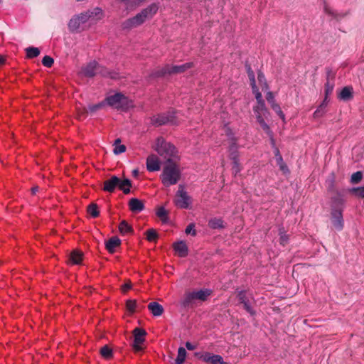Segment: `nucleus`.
Returning a JSON list of instances; mask_svg holds the SVG:
<instances>
[{"label": "nucleus", "mask_w": 364, "mask_h": 364, "mask_svg": "<svg viewBox=\"0 0 364 364\" xmlns=\"http://www.w3.org/2000/svg\"><path fill=\"white\" fill-rule=\"evenodd\" d=\"M158 9L159 6L156 4H150L134 17L124 21L122 28L124 29H131L141 25L147 19L151 18L156 14Z\"/></svg>", "instance_id": "f257e3e1"}, {"label": "nucleus", "mask_w": 364, "mask_h": 364, "mask_svg": "<svg viewBox=\"0 0 364 364\" xmlns=\"http://www.w3.org/2000/svg\"><path fill=\"white\" fill-rule=\"evenodd\" d=\"M181 173L178 165L173 161H168L164 167L160 178L166 187L176 184L181 179Z\"/></svg>", "instance_id": "f03ea898"}, {"label": "nucleus", "mask_w": 364, "mask_h": 364, "mask_svg": "<svg viewBox=\"0 0 364 364\" xmlns=\"http://www.w3.org/2000/svg\"><path fill=\"white\" fill-rule=\"evenodd\" d=\"M193 66V63L191 62L186 63L180 65H166L161 68H159L153 71L149 76V78H156L164 77L166 75H173L183 73L188 69H190Z\"/></svg>", "instance_id": "7ed1b4c3"}, {"label": "nucleus", "mask_w": 364, "mask_h": 364, "mask_svg": "<svg viewBox=\"0 0 364 364\" xmlns=\"http://www.w3.org/2000/svg\"><path fill=\"white\" fill-rule=\"evenodd\" d=\"M155 150L160 156L166 159V163L168 161H173L171 157L175 154V146L172 144L166 141L164 138H157Z\"/></svg>", "instance_id": "20e7f679"}, {"label": "nucleus", "mask_w": 364, "mask_h": 364, "mask_svg": "<svg viewBox=\"0 0 364 364\" xmlns=\"http://www.w3.org/2000/svg\"><path fill=\"white\" fill-rule=\"evenodd\" d=\"M107 105L117 109H125L128 107V99L121 93H116L105 99Z\"/></svg>", "instance_id": "39448f33"}, {"label": "nucleus", "mask_w": 364, "mask_h": 364, "mask_svg": "<svg viewBox=\"0 0 364 364\" xmlns=\"http://www.w3.org/2000/svg\"><path fill=\"white\" fill-rule=\"evenodd\" d=\"M191 199L185 191L184 187L182 185L178 186V189L176 194L174 203L179 208L188 209L191 204Z\"/></svg>", "instance_id": "423d86ee"}, {"label": "nucleus", "mask_w": 364, "mask_h": 364, "mask_svg": "<svg viewBox=\"0 0 364 364\" xmlns=\"http://www.w3.org/2000/svg\"><path fill=\"white\" fill-rule=\"evenodd\" d=\"M194 355L202 361L209 364H228L220 355H215L209 352H196Z\"/></svg>", "instance_id": "0eeeda50"}, {"label": "nucleus", "mask_w": 364, "mask_h": 364, "mask_svg": "<svg viewBox=\"0 0 364 364\" xmlns=\"http://www.w3.org/2000/svg\"><path fill=\"white\" fill-rule=\"evenodd\" d=\"M175 113L168 112L158 115L153 116L151 119L152 124L155 126H161L167 123L175 124Z\"/></svg>", "instance_id": "6e6552de"}, {"label": "nucleus", "mask_w": 364, "mask_h": 364, "mask_svg": "<svg viewBox=\"0 0 364 364\" xmlns=\"http://www.w3.org/2000/svg\"><path fill=\"white\" fill-rule=\"evenodd\" d=\"M331 221L336 230H342L344 225L343 210L341 209H333V210H331Z\"/></svg>", "instance_id": "1a4fd4ad"}, {"label": "nucleus", "mask_w": 364, "mask_h": 364, "mask_svg": "<svg viewBox=\"0 0 364 364\" xmlns=\"http://www.w3.org/2000/svg\"><path fill=\"white\" fill-rule=\"evenodd\" d=\"M134 334V343L133 348L135 351H140L142 350L141 344L145 341V336L146 335V332L144 329L140 328H135L133 331Z\"/></svg>", "instance_id": "9d476101"}, {"label": "nucleus", "mask_w": 364, "mask_h": 364, "mask_svg": "<svg viewBox=\"0 0 364 364\" xmlns=\"http://www.w3.org/2000/svg\"><path fill=\"white\" fill-rule=\"evenodd\" d=\"M237 298L240 304L243 305L244 309L252 316L255 314V311L251 306L250 299L246 295L245 291H240L237 294Z\"/></svg>", "instance_id": "9b49d317"}, {"label": "nucleus", "mask_w": 364, "mask_h": 364, "mask_svg": "<svg viewBox=\"0 0 364 364\" xmlns=\"http://www.w3.org/2000/svg\"><path fill=\"white\" fill-rule=\"evenodd\" d=\"M120 178L117 176H112L110 178L104 181L103 191L113 193L116 188H119Z\"/></svg>", "instance_id": "f8f14e48"}, {"label": "nucleus", "mask_w": 364, "mask_h": 364, "mask_svg": "<svg viewBox=\"0 0 364 364\" xmlns=\"http://www.w3.org/2000/svg\"><path fill=\"white\" fill-rule=\"evenodd\" d=\"M146 168L149 171H157L161 168L160 161L157 156L151 154L146 159Z\"/></svg>", "instance_id": "ddd939ff"}, {"label": "nucleus", "mask_w": 364, "mask_h": 364, "mask_svg": "<svg viewBox=\"0 0 364 364\" xmlns=\"http://www.w3.org/2000/svg\"><path fill=\"white\" fill-rule=\"evenodd\" d=\"M345 199L341 193L337 192L334 196L331 198V210L333 209H341L343 210Z\"/></svg>", "instance_id": "4468645a"}, {"label": "nucleus", "mask_w": 364, "mask_h": 364, "mask_svg": "<svg viewBox=\"0 0 364 364\" xmlns=\"http://www.w3.org/2000/svg\"><path fill=\"white\" fill-rule=\"evenodd\" d=\"M173 248L176 253L181 257H185L188 255V248L184 241L173 243Z\"/></svg>", "instance_id": "2eb2a0df"}, {"label": "nucleus", "mask_w": 364, "mask_h": 364, "mask_svg": "<svg viewBox=\"0 0 364 364\" xmlns=\"http://www.w3.org/2000/svg\"><path fill=\"white\" fill-rule=\"evenodd\" d=\"M129 208L132 212L135 213H140L145 208L142 200L136 198H132L129 200Z\"/></svg>", "instance_id": "dca6fc26"}, {"label": "nucleus", "mask_w": 364, "mask_h": 364, "mask_svg": "<svg viewBox=\"0 0 364 364\" xmlns=\"http://www.w3.org/2000/svg\"><path fill=\"white\" fill-rule=\"evenodd\" d=\"M97 65L96 61H92L82 68V73L86 77H94L97 73Z\"/></svg>", "instance_id": "f3484780"}, {"label": "nucleus", "mask_w": 364, "mask_h": 364, "mask_svg": "<svg viewBox=\"0 0 364 364\" xmlns=\"http://www.w3.org/2000/svg\"><path fill=\"white\" fill-rule=\"evenodd\" d=\"M121 245V240L119 237L114 236L109 238L106 242H105V247L107 250L111 253L113 254L116 252L117 247H119Z\"/></svg>", "instance_id": "a211bd4d"}, {"label": "nucleus", "mask_w": 364, "mask_h": 364, "mask_svg": "<svg viewBox=\"0 0 364 364\" xmlns=\"http://www.w3.org/2000/svg\"><path fill=\"white\" fill-rule=\"evenodd\" d=\"M147 308L154 316H160L164 311L162 305L156 301L150 302Z\"/></svg>", "instance_id": "6ab92c4d"}, {"label": "nucleus", "mask_w": 364, "mask_h": 364, "mask_svg": "<svg viewBox=\"0 0 364 364\" xmlns=\"http://www.w3.org/2000/svg\"><path fill=\"white\" fill-rule=\"evenodd\" d=\"M195 300L205 301L208 299V296L211 295L212 291L208 289H200L197 291H193Z\"/></svg>", "instance_id": "aec40b11"}, {"label": "nucleus", "mask_w": 364, "mask_h": 364, "mask_svg": "<svg viewBox=\"0 0 364 364\" xmlns=\"http://www.w3.org/2000/svg\"><path fill=\"white\" fill-rule=\"evenodd\" d=\"M353 87L350 86L344 87L338 95L341 100L348 101L353 98Z\"/></svg>", "instance_id": "412c9836"}, {"label": "nucleus", "mask_w": 364, "mask_h": 364, "mask_svg": "<svg viewBox=\"0 0 364 364\" xmlns=\"http://www.w3.org/2000/svg\"><path fill=\"white\" fill-rule=\"evenodd\" d=\"M82 252L74 250L70 252L69 259L73 264H80L82 260Z\"/></svg>", "instance_id": "4be33fe9"}, {"label": "nucleus", "mask_w": 364, "mask_h": 364, "mask_svg": "<svg viewBox=\"0 0 364 364\" xmlns=\"http://www.w3.org/2000/svg\"><path fill=\"white\" fill-rule=\"evenodd\" d=\"M324 11L326 14L331 16L332 18H333L334 19H336L338 21H341V19L345 18L348 14V12L339 13V12L335 11L328 6H325Z\"/></svg>", "instance_id": "5701e85b"}, {"label": "nucleus", "mask_w": 364, "mask_h": 364, "mask_svg": "<svg viewBox=\"0 0 364 364\" xmlns=\"http://www.w3.org/2000/svg\"><path fill=\"white\" fill-rule=\"evenodd\" d=\"M123 3L127 10H133L139 6L146 0H118Z\"/></svg>", "instance_id": "b1692460"}, {"label": "nucleus", "mask_w": 364, "mask_h": 364, "mask_svg": "<svg viewBox=\"0 0 364 364\" xmlns=\"http://www.w3.org/2000/svg\"><path fill=\"white\" fill-rule=\"evenodd\" d=\"M328 105V100L324 98L323 102L321 103V105L318 107L316 110L314 112V118H320L323 117L326 113V108Z\"/></svg>", "instance_id": "393cba45"}, {"label": "nucleus", "mask_w": 364, "mask_h": 364, "mask_svg": "<svg viewBox=\"0 0 364 364\" xmlns=\"http://www.w3.org/2000/svg\"><path fill=\"white\" fill-rule=\"evenodd\" d=\"M132 181L129 179H120V182L119 183V189L121 190L124 194H128L130 193Z\"/></svg>", "instance_id": "a878e982"}, {"label": "nucleus", "mask_w": 364, "mask_h": 364, "mask_svg": "<svg viewBox=\"0 0 364 364\" xmlns=\"http://www.w3.org/2000/svg\"><path fill=\"white\" fill-rule=\"evenodd\" d=\"M208 226L211 229H222L224 228V222L222 218H214L208 221Z\"/></svg>", "instance_id": "bb28decb"}, {"label": "nucleus", "mask_w": 364, "mask_h": 364, "mask_svg": "<svg viewBox=\"0 0 364 364\" xmlns=\"http://www.w3.org/2000/svg\"><path fill=\"white\" fill-rule=\"evenodd\" d=\"M81 24L82 23H80L79 18L74 16L70 20L68 23V28L70 32H77Z\"/></svg>", "instance_id": "cd10ccee"}, {"label": "nucleus", "mask_w": 364, "mask_h": 364, "mask_svg": "<svg viewBox=\"0 0 364 364\" xmlns=\"http://www.w3.org/2000/svg\"><path fill=\"white\" fill-rule=\"evenodd\" d=\"M119 231L122 235L134 232L132 227L129 225L126 220H122L120 222L119 225Z\"/></svg>", "instance_id": "c85d7f7f"}, {"label": "nucleus", "mask_w": 364, "mask_h": 364, "mask_svg": "<svg viewBox=\"0 0 364 364\" xmlns=\"http://www.w3.org/2000/svg\"><path fill=\"white\" fill-rule=\"evenodd\" d=\"M230 158L232 160L233 166H232V173L236 175L241 171V167L239 164V160L237 157V154L235 152H232L230 154Z\"/></svg>", "instance_id": "c756f323"}, {"label": "nucleus", "mask_w": 364, "mask_h": 364, "mask_svg": "<svg viewBox=\"0 0 364 364\" xmlns=\"http://www.w3.org/2000/svg\"><path fill=\"white\" fill-rule=\"evenodd\" d=\"M195 298L193 291L186 293L183 296V299L181 301V305L184 308L189 307L190 306H191Z\"/></svg>", "instance_id": "7c9ffc66"}, {"label": "nucleus", "mask_w": 364, "mask_h": 364, "mask_svg": "<svg viewBox=\"0 0 364 364\" xmlns=\"http://www.w3.org/2000/svg\"><path fill=\"white\" fill-rule=\"evenodd\" d=\"M100 353L102 357L106 360H109L113 357L112 349L107 345H105L100 348Z\"/></svg>", "instance_id": "2f4dec72"}, {"label": "nucleus", "mask_w": 364, "mask_h": 364, "mask_svg": "<svg viewBox=\"0 0 364 364\" xmlns=\"http://www.w3.org/2000/svg\"><path fill=\"white\" fill-rule=\"evenodd\" d=\"M245 69L249 77V80L250 81V85L252 86V89L256 88V81L255 77V73L254 71L252 70L251 66L247 63H245Z\"/></svg>", "instance_id": "473e14b6"}, {"label": "nucleus", "mask_w": 364, "mask_h": 364, "mask_svg": "<svg viewBox=\"0 0 364 364\" xmlns=\"http://www.w3.org/2000/svg\"><path fill=\"white\" fill-rule=\"evenodd\" d=\"M186 357V350L184 348L180 347L178 349V355L175 360V364H183Z\"/></svg>", "instance_id": "72a5a7b5"}, {"label": "nucleus", "mask_w": 364, "mask_h": 364, "mask_svg": "<svg viewBox=\"0 0 364 364\" xmlns=\"http://www.w3.org/2000/svg\"><path fill=\"white\" fill-rule=\"evenodd\" d=\"M253 111L255 114H268V111L265 107L264 102L257 103V105H255L253 107Z\"/></svg>", "instance_id": "f704fd0d"}, {"label": "nucleus", "mask_w": 364, "mask_h": 364, "mask_svg": "<svg viewBox=\"0 0 364 364\" xmlns=\"http://www.w3.org/2000/svg\"><path fill=\"white\" fill-rule=\"evenodd\" d=\"M87 213L94 218H97L100 215L98 206L96 203H90L87 208Z\"/></svg>", "instance_id": "c9c22d12"}, {"label": "nucleus", "mask_w": 364, "mask_h": 364, "mask_svg": "<svg viewBox=\"0 0 364 364\" xmlns=\"http://www.w3.org/2000/svg\"><path fill=\"white\" fill-rule=\"evenodd\" d=\"M145 235H146V239L149 242H156L157 240V239L159 238L158 233L153 228L148 229L146 231Z\"/></svg>", "instance_id": "e433bc0d"}, {"label": "nucleus", "mask_w": 364, "mask_h": 364, "mask_svg": "<svg viewBox=\"0 0 364 364\" xmlns=\"http://www.w3.org/2000/svg\"><path fill=\"white\" fill-rule=\"evenodd\" d=\"M25 50L28 58H33L40 55V50L36 47H28Z\"/></svg>", "instance_id": "4c0bfd02"}, {"label": "nucleus", "mask_w": 364, "mask_h": 364, "mask_svg": "<svg viewBox=\"0 0 364 364\" xmlns=\"http://www.w3.org/2000/svg\"><path fill=\"white\" fill-rule=\"evenodd\" d=\"M156 215L163 223L168 221V212L164 207H159L156 210Z\"/></svg>", "instance_id": "58836bf2"}, {"label": "nucleus", "mask_w": 364, "mask_h": 364, "mask_svg": "<svg viewBox=\"0 0 364 364\" xmlns=\"http://www.w3.org/2000/svg\"><path fill=\"white\" fill-rule=\"evenodd\" d=\"M334 82L328 80L326 82L324 85L325 99L327 100L329 95H331L333 90Z\"/></svg>", "instance_id": "ea45409f"}, {"label": "nucleus", "mask_w": 364, "mask_h": 364, "mask_svg": "<svg viewBox=\"0 0 364 364\" xmlns=\"http://www.w3.org/2000/svg\"><path fill=\"white\" fill-rule=\"evenodd\" d=\"M137 307L136 301L134 299H129L126 301V308L127 310L130 313L133 314L136 311V309Z\"/></svg>", "instance_id": "a19ab883"}, {"label": "nucleus", "mask_w": 364, "mask_h": 364, "mask_svg": "<svg viewBox=\"0 0 364 364\" xmlns=\"http://www.w3.org/2000/svg\"><path fill=\"white\" fill-rule=\"evenodd\" d=\"M274 154H275V157H276V160H277V164L279 165L280 168L282 171H284L287 168V166L284 164V163L283 161L282 156L280 154L278 148L275 149Z\"/></svg>", "instance_id": "79ce46f5"}, {"label": "nucleus", "mask_w": 364, "mask_h": 364, "mask_svg": "<svg viewBox=\"0 0 364 364\" xmlns=\"http://www.w3.org/2000/svg\"><path fill=\"white\" fill-rule=\"evenodd\" d=\"M363 177V173L361 171H357L352 174L350 178V182L352 183H359Z\"/></svg>", "instance_id": "37998d69"}, {"label": "nucleus", "mask_w": 364, "mask_h": 364, "mask_svg": "<svg viewBox=\"0 0 364 364\" xmlns=\"http://www.w3.org/2000/svg\"><path fill=\"white\" fill-rule=\"evenodd\" d=\"M53 63V58L48 55H45L42 60V64L46 68H51Z\"/></svg>", "instance_id": "c03bdc74"}, {"label": "nucleus", "mask_w": 364, "mask_h": 364, "mask_svg": "<svg viewBox=\"0 0 364 364\" xmlns=\"http://www.w3.org/2000/svg\"><path fill=\"white\" fill-rule=\"evenodd\" d=\"M90 18L97 17L98 18H101L102 16V10L99 8H95L92 11H88Z\"/></svg>", "instance_id": "a18cd8bd"}, {"label": "nucleus", "mask_w": 364, "mask_h": 364, "mask_svg": "<svg viewBox=\"0 0 364 364\" xmlns=\"http://www.w3.org/2000/svg\"><path fill=\"white\" fill-rule=\"evenodd\" d=\"M349 191L358 197L364 198V186L362 187L353 188L350 189Z\"/></svg>", "instance_id": "49530a36"}, {"label": "nucleus", "mask_w": 364, "mask_h": 364, "mask_svg": "<svg viewBox=\"0 0 364 364\" xmlns=\"http://www.w3.org/2000/svg\"><path fill=\"white\" fill-rule=\"evenodd\" d=\"M271 107H272V109L279 116V117L284 120V114L282 111L279 105L277 103L274 102V103H272V105H271Z\"/></svg>", "instance_id": "de8ad7c7"}, {"label": "nucleus", "mask_w": 364, "mask_h": 364, "mask_svg": "<svg viewBox=\"0 0 364 364\" xmlns=\"http://www.w3.org/2000/svg\"><path fill=\"white\" fill-rule=\"evenodd\" d=\"M279 243L284 246L288 242V236L285 234L283 229H279Z\"/></svg>", "instance_id": "09e8293b"}, {"label": "nucleus", "mask_w": 364, "mask_h": 364, "mask_svg": "<svg viewBox=\"0 0 364 364\" xmlns=\"http://www.w3.org/2000/svg\"><path fill=\"white\" fill-rule=\"evenodd\" d=\"M105 106V103L103 102H100L96 105L89 106V110L90 112L93 113L97 112V110L102 109Z\"/></svg>", "instance_id": "8fccbe9b"}, {"label": "nucleus", "mask_w": 364, "mask_h": 364, "mask_svg": "<svg viewBox=\"0 0 364 364\" xmlns=\"http://www.w3.org/2000/svg\"><path fill=\"white\" fill-rule=\"evenodd\" d=\"M195 225L194 223H190L186 228L185 232L186 234H191L192 235L195 236L196 235V231L194 229Z\"/></svg>", "instance_id": "3c124183"}, {"label": "nucleus", "mask_w": 364, "mask_h": 364, "mask_svg": "<svg viewBox=\"0 0 364 364\" xmlns=\"http://www.w3.org/2000/svg\"><path fill=\"white\" fill-rule=\"evenodd\" d=\"M77 18H79V20H80V23H85L89 18H90V16H89V13L88 11L83 14H80V15H77V16H75Z\"/></svg>", "instance_id": "603ef678"}, {"label": "nucleus", "mask_w": 364, "mask_h": 364, "mask_svg": "<svg viewBox=\"0 0 364 364\" xmlns=\"http://www.w3.org/2000/svg\"><path fill=\"white\" fill-rule=\"evenodd\" d=\"M335 79V73L332 71L331 69L327 68L326 69V82L328 80L333 81Z\"/></svg>", "instance_id": "864d4df0"}, {"label": "nucleus", "mask_w": 364, "mask_h": 364, "mask_svg": "<svg viewBox=\"0 0 364 364\" xmlns=\"http://www.w3.org/2000/svg\"><path fill=\"white\" fill-rule=\"evenodd\" d=\"M126 151V146L124 145L116 146L114 149V153L115 154H119L124 153Z\"/></svg>", "instance_id": "5fc2aeb1"}, {"label": "nucleus", "mask_w": 364, "mask_h": 364, "mask_svg": "<svg viewBox=\"0 0 364 364\" xmlns=\"http://www.w3.org/2000/svg\"><path fill=\"white\" fill-rule=\"evenodd\" d=\"M252 90H253V92H255V98H256V100H257V103L264 102V101L262 99V94H261V92H259L258 91L257 87H256V88L252 89Z\"/></svg>", "instance_id": "6e6d98bb"}, {"label": "nucleus", "mask_w": 364, "mask_h": 364, "mask_svg": "<svg viewBox=\"0 0 364 364\" xmlns=\"http://www.w3.org/2000/svg\"><path fill=\"white\" fill-rule=\"evenodd\" d=\"M266 99H267V102L269 103H270L271 105H272V103L275 102L274 99V95H273L272 92H270V91L267 92V95H266Z\"/></svg>", "instance_id": "4d7b16f0"}, {"label": "nucleus", "mask_w": 364, "mask_h": 364, "mask_svg": "<svg viewBox=\"0 0 364 364\" xmlns=\"http://www.w3.org/2000/svg\"><path fill=\"white\" fill-rule=\"evenodd\" d=\"M257 79H258V81L262 83L264 82V86L266 88L268 87L266 82H265V77H264V75L262 73V72H259L258 74H257Z\"/></svg>", "instance_id": "13d9d810"}, {"label": "nucleus", "mask_w": 364, "mask_h": 364, "mask_svg": "<svg viewBox=\"0 0 364 364\" xmlns=\"http://www.w3.org/2000/svg\"><path fill=\"white\" fill-rule=\"evenodd\" d=\"M131 288H132V282L129 280L127 283H125L122 287V290L123 292H126L127 291H128Z\"/></svg>", "instance_id": "bf43d9fd"}, {"label": "nucleus", "mask_w": 364, "mask_h": 364, "mask_svg": "<svg viewBox=\"0 0 364 364\" xmlns=\"http://www.w3.org/2000/svg\"><path fill=\"white\" fill-rule=\"evenodd\" d=\"M259 125L261 126L262 129L267 133H269L270 132V129H269V127L268 126V124L265 122V121L264 122H262L259 124Z\"/></svg>", "instance_id": "052dcab7"}, {"label": "nucleus", "mask_w": 364, "mask_h": 364, "mask_svg": "<svg viewBox=\"0 0 364 364\" xmlns=\"http://www.w3.org/2000/svg\"><path fill=\"white\" fill-rule=\"evenodd\" d=\"M255 115H256L257 121L259 124L264 122V117H265L266 114H255Z\"/></svg>", "instance_id": "680f3d73"}, {"label": "nucleus", "mask_w": 364, "mask_h": 364, "mask_svg": "<svg viewBox=\"0 0 364 364\" xmlns=\"http://www.w3.org/2000/svg\"><path fill=\"white\" fill-rule=\"evenodd\" d=\"M186 347L188 350H193L196 348V346L195 345L192 344L191 342L188 341L186 343Z\"/></svg>", "instance_id": "e2e57ef3"}, {"label": "nucleus", "mask_w": 364, "mask_h": 364, "mask_svg": "<svg viewBox=\"0 0 364 364\" xmlns=\"http://www.w3.org/2000/svg\"><path fill=\"white\" fill-rule=\"evenodd\" d=\"M6 63V57L0 55V65H4Z\"/></svg>", "instance_id": "0e129e2a"}, {"label": "nucleus", "mask_w": 364, "mask_h": 364, "mask_svg": "<svg viewBox=\"0 0 364 364\" xmlns=\"http://www.w3.org/2000/svg\"><path fill=\"white\" fill-rule=\"evenodd\" d=\"M39 187L38 186H34L31 188V193L33 195H35L38 191Z\"/></svg>", "instance_id": "69168bd1"}, {"label": "nucleus", "mask_w": 364, "mask_h": 364, "mask_svg": "<svg viewBox=\"0 0 364 364\" xmlns=\"http://www.w3.org/2000/svg\"><path fill=\"white\" fill-rule=\"evenodd\" d=\"M138 173H139V172H138V171H137V170H134V171H133V175H134V176H136L138 175Z\"/></svg>", "instance_id": "338daca9"}, {"label": "nucleus", "mask_w": 364, "mask_h": 364, "mask_svg": "<svg viewBox=\"0 0 364 364\" xmlns=\"http://www.w3.org/2000/svg\"><path fill=\"white\" fill-rule=\"evenodd\" d=\"M120 142V139H117L115 140V144H117V143H119Z\"/></svg>", "instance_id": "774afa93"}]
</instances>
